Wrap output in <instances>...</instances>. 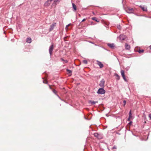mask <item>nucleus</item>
<instances>
[{"label": "nucleus", "instance_id": "obj_6", "mask_svg": "<svg viewBox=\"0 0 151 151\" xmlns=\"http://www.w3.org/2000/svg\"><path fill=\"white\" fill-rule=\"evenodd\" d=\"M94 136L99 139H101L102 138V137L100 134H99L97 133H95L94 134Z\"/></svg>", "mask_w": 151, "mask_h": 151}, {"label": "nucleus", "instance_id": "obj_13", "mask_svg": "<svg viewBox=\"0 0 151 151\" xmlns=\"http://www.w3.org/2000/svg\"><path fill=\"white\" fill-rule=\"evenodd\" d=\"M73 7V11H75L76 10V5L74 3L72 4Z\"/></svg>", "mask_w": 151, "mask_h": 151}, {"label": "nucleus", "instance_id": "obj_16", "mask_svg": "<svg viewBox=\"0 0 151 151\" xmlns=\"http://www.w3.org/2000/svg\"><path fill=\"white\" fill-rule=\"evenodd\" d=\"M92 19L93 20L96 21V22H99V21H98L96 19V18L95 17H93L92 18Z\"/></svg>", "mask_w": 151, "mask_h": 151}, {"label": "nucleus", "instance_id": "obj_28", "mask_svg": "<svg viewBox=\"0 0 151 151\" xmlns=\"http://www.w3.org/2000/svg\"><path fill=\"white\" fill-rule=\"evenodd\" d=\"M116 146H113L112 148V149H116Z\"/></svg>", "mask_w": 151, "mask_h": 151}, {"label": "nucleus", "instance_id": "obj_15", "mask_svg": "<svg viewBox=\"0 0 151 151\" xmlns=\"http://www.w3.org/2000/svg\"><path fill=\"white\" fill-rule=\"evenodd\" d=\"M89 102L92 104H94L96 103H97V102H95L93 101H89Z\"/></svg>", "mask_w": 151, "mask_h": 151}, {"label": "nucleus", "instance_id": "obj_9", "mask_svg": "<svg viewBox=\"0 0 151 151\" xmlns=\"http://www.w3.org/2000/svg\"><path fill=\"white\" fill-rule=\"evenodd\" d=\"M140 7L143 11H147V6H140Z\"/></svg>", "mask_w": 151, "mask_h": 151}, {"label": "nucleus", "instance_id": "obj_17", "mask_svg": "<svg viewBox=\"0 0 151 151\" xmlns=\"http://www.w3.org/2000/svg\"><path fill=\"white\" fill-rule=\"evenodd\" d=\"M121 73L122 75V76L124 75V70H121Z\"/></svg>", "mask_w": 151, "mask_h": 151}, {"label": "nucleus", "instance_id": "obj_38", "mask_svg": "<svg viewBox=\"0 0 151 151\" xmlns=\"http://www.w3.org/2000/svg\"><path fill=\"white\" fill-rule=\"evenodd\" d=\"M49 87H50V89H51V87L50 86H49Z\"/></svg>", "mask_w": 151, "mask_h": 151}, {"label": "nucleus", "instance_id": "obj_25", "mask_svg": "<svg viewBox=\"0 0 151 151\" xmlns=\"http://www.w3.org/2000/svg\"><path fill=\"white\" fill-rule=\"evenodd\" d=\"M115 75L118 78V79H119V78H120V77L118 75V74H115Z\"/></svg>", "mask_w": 151, "mask_h": 151}, {"label": "nucleus", "instance_id": "obj_36", "mask_svg": "<svg viewBox=\"0 0 151 151\" xmlns=\"http://www.w3.org/2000/svg\"><path fill=\"white\" fill-rule=\"evenodd\" d=\"M89 42H90L91 43L93 44V43L91 41Z\"/></svg>", "mask_w": 151, "mask_h": 151}, {"label": "nucleus", "instance_id": "obj_1", "mask_svg": "<svg viewBox=\"0 0 151 151\" xmlns=\"http://www.w3.org/2000/svg\"><path fill=\"white\" fill-rule=\"evenodd\" d=\"M61 0H48L46 2L45 4V6H48L51 3L52 1H53L54 2H60Z\"/></svg>", "mask_w": 151, "mask_h": 151}, {"label": "nucleus", "instance_id": "obj_11", "mask_svg": "<svg viewBox=\"0 0 151 151\" xmlns=\"http://www.w3.org/2000/svg\"><path fill=\"white\" fill-rule=\"evenodd\" d=\"M107 45L111 48H113L114 47V43H108Z\"/></svg>", "mask_w": 151, "mask_h": 151}, {"label": "nucleus", "instance_id": "obj_27", "mask_svg": "<svg viewBox=\"0 0 151 151\" xmlns=\"http://www.w3.org/2000/svg\"><path fill=\"white\" fill-rule=\"evenodd\" d=\"M126 101L125 100H124L123 101L124 105L123 106H124L126 104Z\"/></svg>", "mask_w": 151, "mask_h": 151}, {"label": "nucleus", "instance_id": "obj_23", "mask_svg": "<svg viewBox=\"0 0 151 151\" xmlns=\"http://www.w3.org/2000/svg\"><path fill=\"white\" fill-rule=\"evenodd\" d=\"M117 27L118 29H120L121 28V27L120 25H119V24L117 25Z\"/></svg>", "mask_w": 151, "mask_h": 151}, {"label": "nucleus", "instance_id": "obj_12", "mask_svg": "<svg viewBox=\"0 0 151 151\" xmlns=\"http://www.w3.org/2000/svg\"><path fill=\"white\" fill-rule=\"evenodd\" d=\"M125 48L127 50H129L130 48V46L128 44H126L125 45Z\"/></svg>", "mask_w": 151, "mask_h": 151}, {"label": "nucleus", "instance_id": "obj_30", "mask_svg": "<svg viewBox=\"0 0 151 151\" xmlns=\"http://www.w3.org/2000/svg\"><path fill=\"white\" fill-rule=\"evenodd\" d=\"M65 63H67L68 62V61L66 60H65V61H64Z\"/></svg>", "mask_w": 151, "mask_h": 151}, {"label": "nucleus", "instance_id": "obj_40", "mask_svg": "<svg viewBox=\"0 0 151 151\" xmlns=\"http://www.w3.org/2000/svg\"><path fill=\"white\" fill-rule=\"evenodd\" d=\"M150 49H151V45L150 46Z\"/></svg>", "mask_w": 151, "mask_h": 151}, {"label": "nucleus", "instance_id": "obj_34", "mask_svg": "<svg viewBox=\"0 0 151 151\" xmlns=\"http://www.w3.org/2000/svg\"><path fill=\"white\" fill-rule=\"evenodd\" d=\"M131 118L129 117V118H128V121H130V119Z\"/></svg>", "mask_w": 151, "mask_h": 151}, {"label": "nucleus", "instance_id": "obj_7", "mask_svg": "<svg viewBox=\"0 0 151 151\" xmlns=\"http://www.w3.org/2000/svg\"><path fill=\"white\" fill-rule=\"evenodd\" d=\"M97 64L99 66L100 68H102L104 67V65L101 62L98 61L97 60Z\"/></svg>", "mask_w": 151, "mask_h": 151}, {"label": "nucleus", "instance_id": "obj_26", "mask_svg": "<svg viewBox=\"0 0 151 151\" xmlns=\"http://www.w3.org/2000/svg\"><path fill=\"white\" fill-rule=\"evenodd\" d=\"M43 83H47V81L46 80H43Z\"/></svg>", "mask_w": 151, "mask_h": 151}, {"label": "nucleus", "instance_id": "obj_22", "mask_svg": "<svg viewBox=\"0 0 151 151\" xmlns=\"http://www.w3.org/2000/svg\"><path fill=\"white\" fill-rule=\"evenodd\" d=\"M144 50H139L138 51V52L139 53H141L142 52H144Z\"/></svg>", "mask_w": 151, "mask_h": 151}, {"label": "nucleus", "instance_id": "obj_32", "mask_svg": "<svg viewBox=\"0 0 151 151\" xmlns=\"http://www.w3.org/2000/svg\"><path fill=\"white\" fill-rule=\"evenodd\" d=\"M86 19H83L82 20V22H84V21H85L86 20Z\"/></svg>", "mask_w": 151, "mask_h": 151}, {"label": "nucleus", "instance_id": "obj_24", "mask_svg": "<svg viewBox=\"0 0 151 151\" xmlns=\"http://www.w3.org/2000/svg\"><path fill=\"white\" fill-rule=\"evenodd\" d=\"M83 62L85 64H87V61L86 60H83Z\"/></svg>", "mask_w": 151, "mask_h": 151}, {"label": "nucleus", "instance_id": "obj_31", "mask_svg": "<svg viewBox=\"0 0 151 151\" xmlns=\"http://www.w3.org/2000/svg\"><path fill=\"white\" fill-rule=\"evenodd\" d=\"M149 117L150 118V119H151V114H150L149 115Z\"/></svg>", "mask_w": 151, "mask_h": 151}, {"label": "nucleus", "instance_id": "obj_39", "mask_svg": "<svg viewBox=\"0 0 151 151\" xmlns=\"http://www.w3.org/2000/svg\"><path fill=\"white\" fill-rule=\"evenodd\" d=\"M93 14H95L94 12H93Z\"/></svg>", "mask_w": 151, "mask_h": 151}, {"label": "nucleus", "instance_id": "obj_5", "mask_svg": "<svg viewBox=\"0 0 151 151\" xmlns=\"http://www.w3.org/2000/svg\"><path fill=\"white\" fill-rule=\"evenodd\" d=\"M56 23H54L51 25L49 28V31H51L54 29V27L56 26Z\"/></svg>", "mask_w": 151, "mask_h": 151}, {"label": "nucleus", "instance_id": "obj_10", "mask_svg": "<svg viewBox=\"0 0 151 151\" xmlns=\"http://www.w3.org/2000/svg\"><path fill=\"white\" fill-rule=\"evenodd\" d=\"M133 9L132 8L131 9H128L127 10H126V11L127 13H131L133 12Z\"/></svg>", "mask_w": 151, "mask_h": 151}, {"label": "nucleus", "instance_id": "obj_35", "mask_svg": "<svg viewBox=\"0 0 151 151\" xmlns=\"http://www.w3.org/2000/svg\"><path fill=\"white\" fill-rule=\"evenodd\" d=\"M129 67H127L126 68V69H127V70H128L129 69Z\"/></svg>", "mask_w": 151, "mask_h": 151}, {"label": "nucleus", "instance_id": "obj_4", "mask_svg": "<svg viewBox=\"0 0 151 151\" xmlns=\"http://www.w3.org/2000/svg\"><path fill=\"white\" fill-rule=\"evenodd\" d=\"M53 44H52V45H51L49 47V52L50 54V56H51L52 54V52L53 50Z\"/></svg>", "mask_w": 151, "mask_h": 151}, {"label": "nucleus", "instance_id": "obj_8", "mask_svg": "<svg viewBox=\"0 0 151 151\" xmlns=\"http://www.w3.org/2000/svg\"><path fill=\"white\" fill-rule=\"evenodd\" d=\"M119 38L121 40H123L126 38V36L123 35H121L119 37Z\"/></svg>", "mask_w": 151, "mask_h": 151}, {"label": "nucleus", "instance_id": "obj_41", "mask_svg": "<svg viewBox=\"0 0 151 151\" xmlns=\"http://www.w3.org/2000/svg\"><path fill=\"white\" fill-rule=\"evenodd\" d=\"M57 96H58V97H59V98H60L59 96L58 95H57Z\"/></svg>", "mask_w": 151, "mask_h": 151}, {"label": "nucleus", "instance_id": "obj_37", "mask_svg": "<svg viewBox=\"0 0 151 151\" xmlns=\"http://www.w3.org/2000/svg\"><path fill=\"white\" fill-rule=\"evenodd\" d=\"M132 122H130L129 123V124H131L132 123Z\"/></svg>", "mask_w": 151, "mask_h": 151}, {"label": "nucleus", "instance_id": "obj_21", "mask_svg": "<svg viewBox=\"0 0 151 151\" xmlns=\"http://www.w3.org/2000/svg\"><path fill=\"white\" fill-rule=\"evenodd\" d=\"M132 114H131V111H129V117H130L131 118H132Z\"/></svg>", "mask_w": 151, "mask_h": 151}, {"label": "nucleus", "instance_id": "obj_19", "mask_svg": "<svg viewBox=\"0 0 151 151\" xmlns=\"http://www.w3.org/2000/svg\"><path fill=\"white\" fill-rule=\"evenodd\" d=\"M66 70L68 73L71 74L72 73V72L71 70H70L68 69H67Z\"/></svg>", "mask_w": 151, "mask_h": 151}, {"label": "nucleus", "instance_id": "obj_14", "mask_svg": "<svg viewBox=\"0 0 151 151\" xmlns=\"http://www.w3.org/2000/svg\"><path fill=\"white\" fill-rule=\"evenodd\" d=\"M26 42L29 43H30L32 42L31 39L30 38H27L26 39Z\"/></svg>", "mask_w": 151, "mask_h": 151}, {"label": "nucleus", "instance_id": "obj_18", "mask_svg": "<svg viewBox=\"0 0 151 151\" xmlns=\"http://www.w3.org/2000/svg\"><path fill=\"white\" fill-rule=\"evenodd\" d=\"M122 77H123V79L125 81H127L125 78V75H124L122 76Z\"/></svg>", "mask_w": 151, "mask_h": 151}, {"label": "nucleus", "instance_id": "obj_20", "mask_svg": "<svg viewBox=\"0 0 151 151\" xmlns=\"http://www.w3.org/2000/svg\"><path fill=\"white\" fill-rule=\"evenodd\" d=\"M71 24H69L66 26L65 27V29L66 30H67L68 29V26H69Z\"/></svg>", "mask_w": 151, "mask_h": 151}, {"label": "nucleus", "instance_id": "obj_29", "mask_svg": "<svg viewBox=\"0 0 151 151\" xmlns=\"http://www.w3.org/2000/svg\"><path fill=\"white\" fill-rule=\"evenodd\" d=\"M53 92L55 94H56V91L55 90H53Z\"/></svg>", "mask_w": 151, "mask_h": 151}, {"label": "nucleus", "instance_id": "obj_2", "mask_svg": "<svg viewBox=\"0 0 151 151\" xmlns=\"http://www.w3.org/2000/svg\"><path fill=\"white\" fill-rule=\"evenodd\" d=\"M104 88H99L97 91L98 94H103L105 93V90L103 89Z\"/></svg>", "mask_w": 151, "mask_h": 151}, {"label": "nucleus", "instance_id": "obj_33", "mask_svg": "<svg viewBox=\"0 0 151 151\" xmlns=\"http://www.w3.org/2000/svg\"><path fill=\"white\" fill-rule=\"evenodd\" d=\"M61 60L62 61H65V60H64L63 58H61Z\"/></svg>", "mask_w": 151, "mask_h": 151}, {"label": "nucleus", "instance_id": "obj_3", "mask_svg": "<svg viewBox=\"0 0 151 151\" xmlns=\"http://www.w3.org/2000/svg\"><path fill=\"white\" fill-rule=\"evenodd\" d=\"M105 81L104 79H102L100 83L99 84V86L101 88H104V87Z\"/></svg>", "mask_w": 151, "mask_h": 151}]
</instances>
